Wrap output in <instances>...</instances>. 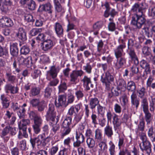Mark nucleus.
Masks as SVG:
<instances>
[{"instance_id":"obj_1","label":"nucleus","mask_w":155,"mask_h":155,"mask_svg":"<svg viewBox=\"0 0 155 155\" xmlns=\"http://www.w3.org/2000/svg\"><path fill=\"white\" fill-rule=\"evenodd\" d=\"M118 46L115 50L114 53L117 59L116 62H114V68L117 70L122 68L126 63V59L124 57H122L123 49L125 48L124 46Z\"/></svg>"},{"instance_id":"obj_2","label":"nucleus","mask_w":155,"mask_h":155,"mask_svg":"<svg viewBox=\"0 0 155 155\" xmlns=\"http://www.w3.org/2000/svg\"><path fill=\"white\" fill-rule=\"evenodd\" d=\"M43 134H40L37 137L31 138L30 142L33 148H34L35 146L36 143L38 146H42L45 147L47 143L50 142L51 138L49 137H44Z\"/></svg>"},{"instance_id":"obj_3","label":"nucleus","mask_w":155,"mask_h":155,"mask_svg":"<svg viewBox=\"0 0 155 155\" xmlns=\"http://www.w3.org/2000/svg\"><path fill=\"white\" fill-rule=\"evenodd\" d=\"M146 21L144 15L135 14L132 17L131 24L136 27V29H140L143 25H146Z\"/></svg>"},{"instance_id":"obj_4","label":"nucleus","mask_w":155,"mask_h":155,"mask_svg":"<svg viewBox=\"0 0 155 155\" xmlns=\"http://www.w3.org/2000/svg\"><path fill=\"white\" fill-rule=\"evenodd\" d=\"M114 81V77L109 71H107L105 73L104 77L101 76V81L103 84L106 86V89H110V86L111 83Z\"/></svg>"},{"instance_id":"obj_5","label":"nucleus","mask_w":155,"mask_h":155,"mask_svg":"<svg viewBox=\"0 0 155 155\" xmlns=\"http://www.w3.org/2000/svg\"><path fill=\"white\" fill-rule=\"evenodd\" d=\"M46 120L47 121H51L54 123L55 119L57 118L56 117V112L54 110V107L52 104H49V107L45 115ZM57 118H58L57 117Z\"/></svg>"},{"instance_id":"obj_6","label":"nucleus","mask_w":155,"mask_h":155,"mask_svg":"<svg viewBox=\"0 0 155 155\" xmlns=\"http://www.w3.org/2000/svg\"><path fill=\"white\" fill-rule=\"evenodd\" d=\"M84 74L82 70H74L70 74L69 80L71 83L76 84L78 77H81Z\"/></svg>"},{"instance_id":"obj_7","label":"nucleus","mask_w":155,"mask_h":155,"mask_svg":"<svg viewBox=\"0 0 155 155\" xmlns=\"http://www.w3.org/2000/svg\"><path fill=\"white\" fill-rule=\"evenodd\" d=\"M66 96L65 95H59L58 97V100L56 98L55 104L56 106L58 107H66L67 106L66 101Z\"/></svg>"},{"instance_id":"obj_8","label":"nucleus","mask_w":155,"mask_h":155,"mask_svg":"<svg viewBox=\"0 0 155 155\" xmlns=\"http://www.w3.org/2000/svg\"><path fill=\"white\" fill-rule=\"evenodd\" d=\"M127 51L131 61H134L135 65H137L139 62L134 49L132 48L128 47Z\"/></svg>"},{"instance_id":"obj_9","label":"nucleus","mask_w":155,"mask_h":155,"mask_svg":"<svg viewBox=\"0 0 155 155\" xmlns=\"http://www.w3.org/2000/svg\"><path fill=\"white\" fill-rule=\"evenodd\" d=\"M148 6L145 3H137L134 4L132 7L131 11L133 12H141L143 10L146 9Z\"/></svg>"},{"instance_id":"obj_10","label":"nucleus","mask_w":155,"mask_h":155,"mask_svg":"<svg viewBox=\"0 0 155 155\" xmlns=\"http://www.w3.org/2000/svg\"><path fill=\"white\" fill-rule=\"evenodd\" d=\"M52 6L51 3L49 2H48L45 4L40 5L37 11L39 12H42L44 11L51 14L52 12Z\"/></svg>"},{"instance_id":"obj_11","label":"nucleus","mask_w":155,"mask_h":155,"mask_svg":"<svg viewBox=\"0 0 155 155\" xmlns=\"http://www.w3.org/2000/svg\"><path fill=\"white\" fill-rule=\"evenodd\" d=\"M139 146L142 152L146 153L148 155H150L152 151V145L149 141L140 143Z\"/></svg>"},{"instance_id":"obj_12","label":"nucleus","mask_w":155,"mask_h":155,"mask_svg":"<svg viewBox=\"0 0 155 155\" xmlns=\"http://www.w3.org/2000/svg\"><path fill=\"white\" fill-rule=\"evenodd\" d=\"M42 49L45 51H48L52 49L54 46L53 42L51 39H47L41 43Z\"/></svg>"},{"instance_id":"obj_13","label":"nucleus","mask_w":155,"mask_h":155,"mask_svg":"<svg viewBox=\"0 0 155 155\" xmlns=\"http://www.w3.org/2000/svg\"><path fill=\"white\" fill-rule=\"evenodd\" d=\"M21 46L20 42H14L10 44V52L11 54L14 57L18 56V45Z\"/></svg>"},{"instance_id":"obj_14","label":"nucleus","mask_w":155,"mask_h":155,"mask_svg":"<svg viewBox=\"0 0 155 155\" xmlns=\"http://www.w3.org/2000/svg\"><path fill=\"white\" fill-rule=\"evenodd\" d=\"M76 141L73 143V146L75 147H78L81 146V144L84 141V137L81 133L76 132Z\"/></svg>"},{"instance_id":"obj_15","label":"nucleus","mask_w":155,"mask_h":155,"mask_svg":"<svg viewBox=\"0 0 155 155\" xmlns=\"http://www.w3.org/2000/svg\"><path fill=\"white\" fill-rule=\"evenodd\" d=\"M104 6L106 8V10L104 14L105 17H107L110 15L111 17L114 18L117 13V12L114 9H110L108 3H106Z\"/></svg>"},{"instance_id":"obj_16","label":"nucleus","mask_w":155,"mask_h":155,"mask_svg":"<svg viewBox=\"0 0 155 155\" xmlns=\"http://www.w3.org/2000/svg\"><path fill=\"white\" fill-rule=\"evenodd\" d=\"M14 25L12 20L6 16H3L0 19V26L3 27L4 26L11 27Z\"/></svg>"},{"instance_id":"obj_17","label":"nucleus","mask_w":155,"mask_h":155,"mask_svg":"<svg viewBox=\"0 0 155 155\" xmlns=\"http://www.w3.org/2000/svg\"><path fill=\"white\" fill-rule=\"evenodd\" d=\"M60 68L59 67H56L55 66H52L51 67L49 71L47 72V75L53 78H55L59 71Z\"/></svg>"},{"instance_id":"obj_18","label":"nucleus","mask_w":155,"mask_h":155,"mask_svg":"<svg viewBox=\"0 0 155 155\" xmlns=\"http://www.w3.org/2000/svg\"><path fill=\"white\" fill-rule=\"evenodd\" d=\"M141 68L144 70V72L146 75L150 74L151 69L149 64L146 60L143 59L140 63Z\"/></svg>"},{"instance_id":"obj_19","label":"nucleus","mask_w":155,"mask_h":155,"mask_svg":"<svg viewBox=\"0 0 155 155\" xmlns=\"http://www.w3.org/2000/svg\"><path fill=\"white\" fill-rule=\"evenodd\" d=\"M18 61L20 64L24 65L27 67H29L32 65L31 57H28L26 58L21 57L19 58Z\"/></svg>"},{"instance_id":"obj_20","label":"nucleus","mask_w":155,"mask_h":155,"mask_svg":"<svg viewBox=\"0 0 155 155\" xmlns=\"http://www.w3.org/2000/svg\"><path fill=\"white\" fill-rule=\"evenodd\" d=\"M80 109L81 105L80 104L72 106L69 109L67 114L71 117L74 115V116L77 113H78Z\"/></svg>"},{"instance_id":"obj_21","label":"nucleus","mask_w":155,"mask_h":155,"mask_svg":"<svg viewBox=\"0 0 155 155\" xmlns=\"http://www.w3.org/2000/svg\"><path fill=\"white\" fill-rule=\"evenodd\" d=\"M16 36L19 40L22 41H25L27 39L25 31L22 28H19L18 33L16 34Z\"/></svg>"},{"instance_id":"obj_22","label":"nucleus","mask_w":155,"mask_h":155,"mask_svg":"<svg viewBox=\"0 0 155 155\" xmlns=\"http://www.w3.org/2000/svg\"><path fill=\"white\" fill-rule=\"evenodd\" d=\"M54 28L56 34L59 37L62 36L63 34V29L61 24L56 22L54 25Z\"/></svg>"},{"instance_id":"obj_23","label":"nucleus","mask_w":155,"mask_h":155,"mask_svg":"<svg viewBox=\"0 0 155 155\" xmlns=\"http://www.w3.org/2000/svg\"><path fill=\"white\" fill-rule=\"evenodd\" d=\"M30 120L28 119H22L20 121L18 124V127L19 130L23 129V130L27 129V126L29 125Z\"/></svg>"},{"instance_id":"obj_24","label":"nucleus","mask_w":155,"mask_h":155,"mask_svg":"<svg viewBox=\"0 0 155 155\" xmlns=\"http://www.w3.org/2000/svg\"><path fill=\"white\" fill-rule=\"evenodd\" d=\"M131 101L132 106L135 107L137 109L140 104V100L137 98L135 94H132L131 95Z\"/></svg>"},{"instance_id":"obj_25","label":"nucleus","mask_w":155,"mask_h":155,"mask_svg":"<svg viewBox=\"0 0 155 155\" xmlns=\"http://www.w3.org/2000/svg\"><path fill=\"white\" fill-rule=\"evenodd\" d=\"M148 47H144L142 49V52L145 56H150L152 57L151 61L152 64L155 65V55L153 56L148 50Z\"/></svg>"},{"instance_id":"obj_26","label":"nucleus","mask_w":155,"mask_h":155,"mask_svg":"<svg viewBox=\"0 0 155 155\" xmlns=\"http://www.w3.org/2000/svg\"><path fill=\"white\" fill-rule=\"evenodd\" d=\"M136 86L135 83L133 81H130L127 83L126 88L129 92H132V94H135Z\"/></svg>"},{"instance_id":"obj_27","label":"nucleus","mask_w":155,"mask_h":155,"mask_svg":"<svg viewBox=\"0 0 155 155\" xmlns=\"http://www.w3.org/2000/svg\"><path fill=\"white\" fill-rule=\"evenodd\" d=\"M154 77L152 75H150L148 78L146 83L147 87H150L155 91V81L153 82Z\"/></svg>"},{"instance_id":"obj_28","label":"nucleus","mask_w":155,"mask_h":155,"mask_svg":"<svg viewBox=\"0 0 155 155\" xmlns=\"http://www.w3.org/2000/svg\"><path fill=\"white\" fill-rule=\"evenodd\" d=\"M99 101L96 97L91 98L89 100V105L91 109L95 108L96 106H98L99 104Z\"/></svg>"},{"instance_id":"obj_29","label":"nucleus","mask_w":155,"mask_h":155,"mask_svg":"<svg viewBox=\"0 0 155 155\" xmlns=\"http://www.w3.org/2000/svg\"><path fill=\"white\" fill-rule=\"evenodd\" d=\"M41 89L40 87H32L30 92L31 97H34L38 95L40 93Z\"/></svg>"},{"instance_id":"obj_30","label":"nucleus","mask_w":155,"mask_h":155,"mask_svg":"<svg viewBox=\"0 0 155 155\" xmlns=\"http://www.w3.org/2000/svg\"><path fill=\"white\" fill-rule=\"evenodd\" d=\"M81 81L83 82V85L86 87L87 90H90V88L89 86V84H91L90 78H88L87 76H84Z\"/></svg>"},{"instance_id":"obj_31","label":"nucleus","mask_w":155,"mask_h":155,"mask_svg":"<svg viewBox=\"0 0 155 155\" xmlns=\"http://www.w3.org/2000/svg\"><path fill=\"white\" fill-rule=\"evenodd\" d=\"M113 123L114 125V128L115 130L119 128V127L121 125V122L119 120V119L118 118V116L115 114L113 117Z\"/></svg>"},{"instance_id":"obj_32","label":"nucleus","mask_w":155,"mask_h":155,"mask_svg":"<svg viewBox=\"0 0 155 155\" xmlns=\"http://www.w3.org/2000/svg\"><path fill=\"white\" fill-rule=\"evenodd\" d=\"M6 89L10 91L12 94H15L17 93L18 91V88L17 87L13 86L12 84H9L6 85Z\"/></svg>"},{"instance_id":"obj_33","label":"nucleus","mask_w":155,"mask_h":155,"mask_svg":"<svg viewBox=\"0 0 155 155\" xmlns=\"http://www.w3.org/2000/svg\"><path fill=\"white\" fill-rule=\"evenodd\" d=\"M71 117L70 116L66 117L62 123V126L65 127H67L72 128V126H71Z\"/></svg>"},{"instance_id":"obj_34","label":"nucleus","mask_w":155,"mask_h":155,"mask_svg":"<svg viewBox=\"0 0 155 155\" xmlns=\"http://www.w3.org/2000/svg\"><path fill=\"white\" fill-rule=\"evenodd\" d=\"M141 106L143 111L149 110L148 103L146 98H143L141 100Z\"/></svg>"},{"instance_id":"obj_35","label":"nucleus","mask_w":155,"mask_h":155,"mask_svg":"<svg viewBox=\"0 0 155 155\" xmlns=\"http://www.w3.org/2000/svg\"><path fill=\"white\" fill-rule=\"evenodd\" d=\"M104 22L102 21L97 22L93 25V30H94L99 31L104 25Z\"/></svg>"},{"instance_id":"obj_36","label":"nucleus","mask_w":155,"mask_h":155,"mask_svg":"<svg viewBox=\"0 0 155 155\" xmlns=\"http://www.w3.org/2000/svg\"><path fill=\"white\" fill-rule=\"evenodd\" d=\"M104 134L108 137H110L113 135L112 128L109 125H107L104 128Z\"/></svg>"},{"instance_id":"obj_37","label":"nucleus","mask_w":155,"mask_h":155,"mask_svg":"<svg viewBox=\"0 0 155 155\" xmlns=\"http://www.w3.org/2000/svg\"><path fill=\"white\" fill-rule=\"evenodd\" d=\"M145 114V118L147 124H150L152 120V115L149 110L143 111Z\"/></svg>"},{"instance_id":"obj_38","label":"nucleus","mask_w":155,"mask_h":155,"mask_svg":"<svg viewBox=\"0 0 155 155\" xmlns=\"http://www.w3.org/2000/svg\"><path fill=\"white\" fill-rule=\"evenodd\" d=\"M117 88L119 89H125L126 87V83L125 81L123 79H119L117 81Z\"/></svg>"},{"instance_id":"obj_39","label":"nucleus","mask_w":155,"mask_h":155,"mask_svg":"<svg viewBox=\"0 0 155 155\" xmlns=\"http://www.w3.org/2000/svg\"><path fill=\"white\" fill-rule=\"evenodd\" d=\"M71 127H63L62 128L61 137H63L69 134L71 130Z\"/></svg>"},{"instance_id":"obj_40","label":"nucleus","mask_w":155,"mask_h":155,"mask_svg":"<svg viewBox=\"0 0 155 155\" xmlns=\"http://www.w3.org/2000/svg\"><path fill=\"white\" fill-rule=\"evenodd\" d=\"M146 93V90L144 87H142L140 89L137 90V93L138 97L140 98H144Z\"/></svg>"},{"instance_id":"obj_41","label":"nucleus","mask_w":155,"mask_h":155,"mask_svg":"<svg viewBox=\"0 0 155 155\" xmlns=\"http://www.w3.org/2000/svg\"><path fill=\"white\" fill-rule=\"evenodd\" d=\"M145 127V122L144 119L142 118L140 120L139 124L138 125L137 130L143 131L144 130Z\"/></svg>"},{"instance_id":"obj_42","label":"nucleus","mask_w":155,"mask_h":155,"mask_svg":"<svg viewBox=\"0 0 155 155\" xmlns=\"http://www.w3.org/2000/svg\"><path fill=\"white\" fill-rule=\"evenodd\" d=\"M37 107L38 111L42 112L46 107L47 104L45 101H42L39 103Z\"/></svg>"},{"instance_id":"obj_43","label":"nucleus","mask_w":155,"mask_h":155,"mask_svg":"<svg viewBox=\"0 0 155 155\" xmlns=\"http://www.w3.org/2000/svg\"><path fill=\"white\" fill-rule=\"evenodd\" d=\"M20 51L21 54L26 55L29 53L30 51V49L28 46L24 45L21 47Z\"/></svg>"},{"instance_id":"obj_44","label":"nucleus","mask_w":155,"mask_h":155,"mask_svg":"<svg viewBox=\"0 0 155 155\" xmlns=\"http://www.w3.org/2000/svg\"><path fill=\"white\" fill-rule=\"evenodd\" d=\"M6 76L9 82L12 84L15 82L16 79L15 76L12 75L11 73L7 72L6 73Z\"/></svg>"},{"instance_id":"obj_45","label":"nucleus","mask_w":155,"mask_h":155,"mask_svg":"<svg viewBox=\"0 0 155 155\" xmlns=\"http://www.w3.org/2000/svg\"><path fill=\"white\" fill-rule=\"evenodd\" d=\"M86 142L89 148H91L94 147L95 142L93 138L90 137L87 138Z\"/></svg>"},{"instance_id":"obj_46","label":"nucleus","mask_w":155,"mask_h":155,"mask_svg":"<svg viewBox=\"0 0 155 155\" xmlns=\"http://www.w3.org/2000/svg\"><path fill=\"white\" fill-rule=\"evenodd\" d=\"M150 110L153 111L155 109V98L151 97V99L150 101Z\"/></svg>"},{"instance_id":"obj_47","label":"nucleus","mask_w":155,"mask_h":155,"mask_svg":"<svg viewBox=\"0 0 155 155\" xmlns=\"http://www.w3.org/2000/svg\"><path fill=\"white\" fill-rule=\"evenodd\" d=\"M58 118H57L56 119V120H55V124H53L52 125V130L53 131L54 133H55L56 131L59 130L60 128V125L59 124H57L58 122Z\"/></svg>"},{"instance_id":"obj_48","label":"nucleus","mask_w":155,"mask_h":155,"mask_svg":"<svg viewBox=\"0 0 155 155\" xmlns=\"http://www.w3.org/2000/svg\"><path fill=\"white\" fill-rule=\"evenodd\" d=\"M83 115V114L82 112H79V113H77L74 115V120L77 123H78L81 120Z\"/></svg>"},{"instance_id":"obj_49","label":"nucleus","mask_w":155,"mask_h":155,"mask_svg":"<svg viewBox=\"0 0 155 155\" xmlns=\"http://www.w3.org/2000/svg\"><path fill=\"white\" fill-rule=\"evenodd\" d=\"M36 3L33 0H31L28 4V7L29 9L31 10H34L36 7Z\"/></svg>"},{"instance_id":"obj_50","label":"nucleus","mask_w":155,"mask_h":155,"mask_svg":"<svg viewBox=\"0 0 155 155\" xmlns=\"http://www.w3.org/2000/svg\"><path fill=\"white\" fill-rule=\"evenodd\" d=\"M52 91V89L49 86L47 87L45 91L44 96L46 98L50 97Z\"/></svg>"},{"instance_id":"obj_51","label":"nucleus","mask_w":155,"mask_h":155,"mask_svg":"<svg viewBox=\"0 0 155 155\" xmlns=\"http://www.w3.org/2000/svg\"><path fill=\"white\" fill-rule=\"evenodd\" d=\"M29 155H47V152L45 150H39L36 153L32 152Z\"/></svg>"},{"instance_id":"obj_52","label":"nucleus","mask_w":155,"mask_h":155,"mask_svg":"<svg viewBox=\"0 0 155 155\" xmlns=\"http://www.w3.org/2000/svg\"><path fill=\"white\" fill-rule=\"evenodd\" d=\"M102 138V134L100 130L97 129L95 131V139H97L98 140H100Z\"/></svg>"},{"instance_id":"obj_53","label":"nucleus","mask_w":155,"mask_h":155,"mask_svg":"<svg viewBox=\"0 0 155 155\" xmlns=\"http://www.w3.org/2000/svg\"><path fill=\"white\" fill-rule=\"evenodd\" d=\"M9 132V125L6 127L2 130V132L1 134V137H2L5 136Z\"/></svg>"},{"instance_id":"obj_54","label":"nucleus","mask_w":155,"mask_h":155,"mask_svg":"<svg viewBox=\"0 0 155 155\" xmlns=\"http://www.w3.org/2000/svg\"><path fill=\"white\" fill-rule=\"evenodd\" d=\"M99 147L100 148L99 150L102 152L104 151L105 150L107 149V146L105 142L102 141L99 144Z\"/></svg>"},{"instance_id":"obj_55","label":"nucleus","mask_w":155,"mask_h":155,"mask_svg":"<svg viewBox=\"0 0 155 155\" xmlns=\"http://www.w3.org/2000/svg\"><path fill=\"white\" fill-rule=\"evenodd\" d=\"M28 114L29 115V118L31 120H34L38 116L37 113L33 111H30L28 113Z\"/></svg>"},{"instance_id":"obj_56","label":"nucleus","mask_w":155,"mask_h":155,"mask_svg":"<svg viewBox=\"0 0 155 155\" xmlns=\"http://www.w3.org/2000/svg\"><path fill=\"white\" fill-rule=\"evenodd\" d=\"M108 29L109 31H114L116 29V24L113 22H110L108 26Z\"/></svg>"},{"instance_id":"obj_57","label":"nucleus","mask_w":155,"mask_h":155,"mask_svg":"<svg viewBox=\"0 0 155 155\" xmlns=\"http://www.w3.org/2000/svg\"><path fill=\"white\" fill-rule=\"evenodd\" d=\"M25 19L28 22H33L35 20L33 19L32 15L30 14H25L24 16Z\"/></svg>"},{"instance_id":"obj_58","label":"nucleus","mask_w":155,"mask_h":155,"mask_svg":"<svg viewBox=\"0 0 155 155\" xmlns=\"http://www.w3.org/2000/svg\"><path fill=\"white\" fill-rule=\"evenodd\" d=\"M34 120V125L40 126L42 124V120L41 117L39 116L35 119Z\"/></svg>"},{"instance_id":"obj_59","label":"nucleus","mask_w":155,"mask_h":155,"mask_svg":"<svg viewBox=\"0 0 155 155\" xmlns=\"http://www.w3.org/2000/svg\"><path fill=\"white\" fill-rule=\"evenodd\" d=\"M109 144L110 145V146L109 150L110 154V155H114L115 152V146L113 142L111 141H110Z\"/></svg>"},{"instance_id":"obj_60","label":"nucleus","mask_w":155,"mask_h":155,"mask_svg":"<svg viewBox=\"0 0 155 155\" xmlns=\"http://www.w3.org/2000/svg\"><path fill=\"white\" fill-rule=\"evenodd\" d=\"M55 11L58 12L64 13L65 12L64 8L61 4L55 6Z\"/></svg>"},{"instance_id":"obj_61","label":"nucleus","mask_w":155,"mask_h":155,"mask_svg":"<svg viewBox=\"0 0 155 155\" xmlns=\"http://www.w3.org/2000/svg\"><path fill=\"white\" fill-rule=\"evenodd\" d=\"M40 102L39 99H33L30 101V104L33 107L37 106Z\"/></svg>"},{"instance_id":"obj_62","label":"nucleus","mask_w":155,"mask_h":155,"mask_svg":"<svg viewBox=\"0 0 155 155\" xmlns=\"http://www.w3.org/2000/svg\"><path fill=\"white\" fill-rule=\"evenodd\" d=\"M84 70L88 74H90L91 72L92 68L90 63H87L86 65L84 66Z\"/></svg>"},{"instance_id":"obj_63","label":"nucleus","mask_w":155,"mask_h":155,"mask_svg":"<svg viewBox=\"0 0 155 155\" xmlns=\"http://www.w3.org/2000/svg\"><path fill=\"white\" fill-rule=\"evenodd\" d=\"M40 33V30L37 28H33L30 31V34L32 36H35L39 35Z\"/></svg>"},{"instance_id":"obj_64","label":"nucleus","mask_w":155,"mask_h":155,"mask_svg":"<svg viewBox=\"0 0 155 155\" xmlns=\"http://www.w3.org/2000/svg\"><path fill=\"white\" fill-rule=\"evenodd\" d=\"M148 135L149 137H152L153 136L155 135V131H153V126L151 127L148 129Z\"/></svg>"}]
</instances>
